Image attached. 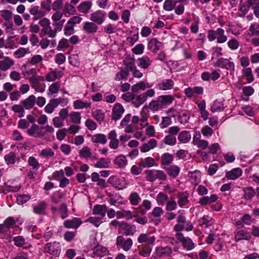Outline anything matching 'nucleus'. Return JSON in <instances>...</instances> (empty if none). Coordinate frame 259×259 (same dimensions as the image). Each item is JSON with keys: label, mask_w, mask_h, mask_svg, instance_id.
Segmentation results:
<instances>
[{"label": "nucleus", "mask_w": 259, "mask_h": 259, "mask_svg": "<svg viewBox=\"0 0 259 259\" xmlns=\"http://www.w3.org/2000/svg\"><path fill=\"white\" fill-rule=\"evenodd\" d=\"M146 101L145 96L142 94L139 95L134 94L133 105L136 108L139 107Z\"/></svg>", "instance_id": "44"}, {"label": "nucleus", "mask_w": 259, "mask_h": 259, "mask_svg": "<svg viewBox=\"0 0 259 259\" xmlns=\"http://www.w3.org/2000/svg\"><path fill=\"white\" fill-rule=\"evenodd\" d=\"M128 200L132 205L137 206L139 204L141 199L137 192H133L130 195Z\"/></svg>", "instance_id": "47"}, {"label": "nucleus", "mask_w": 259, "mask_h": 259, "mask_svg": "<svg viewBox=\"0 0 259 259\" xmlns=\"http://www.w3.org/2000/svg\"><path fill=\"white\" fill-rule=\"evenodd\" d=\"M31 245L26 242L24 238L22 236H17V247H23L25 248H28Z\"/></svg>", "instance_id": "64"}, {"label": "nucleus", "mask_w": 259, "mask_h": 259, "mask_svg": "<svg viewBox=\"0 0 259 259\" xmlns=\"http://www.w3.org/2000/svg\"><path fill=\"white\" fill-rule=\"evenodd\" d=\"M106 13L103 10H98L90 15V20L98 25L102 24L105 21Z\"/></svg>", "instance_id": "5"}, {"label": "nucleus", "mask_w": 259, "mask_h": 259, "mask_svg": "<svg viewBox=\"0 0 259 259\" xmlns=\"http://www.w3.org/2000/svg\"><path fill=\"white\" fill-rule=\"evenodd\" d=\"M150 86L144 81H140L132 87V91L133 93H137L140 90L144 91L149 88Z\"/></svg>", "instance_id": "32"}, {"label": "nucleus", "mask_w": 259, "mask_h": 259, "mask_svg": "<svg viewBox=\"0 0 259 259\" xmlns=\"http://www.w3.org/2000/svg\"><path fill=\"white\" fill-rule=\"evenodd\" d=\"M92 5V2L91 1H83L79 4L77 9L79 12L87 14L90 11Z\"/></svg>", "instance_id": "20"}, {"label": "nucleus", "mask_w": 259, "mask_h": 259, "mask_svg": "<svg viewBox=\"0 0 259 259\" xmlns=\"http://www.w3.org/2000/svg\"><path fill=\"white\" fill-rule=\"evenodd\" d=\"M250 8H251V7L247 2L245 3H240L239 6V10L242 14H240L239 16L243 17L249 11Z\"/></svg>", "instance_id": "63"}, {"label": "nucleus", "mask_w": 259, "mask_h": 259, "mask_svg": "<svg viewBox=\"0 0 259 259\" xmlns=\"http://www.w3.org/2000/svg\"><path fill=\"white\" fill-rule=\"evenodd\" d=\"M64 12L69 15H73L76 13V9L72 5L66 3L64 8Z\"/></svg>", "instance_id": "61"}, {"label": "nucleus", "mask_w": 259, "mask_h": 259, "mask_svg": "<svg viewBox=\"0 0 259 259\" xmlns=\"http://www.w3.org/2000/svg\"><path fill=\"white\" fill-rule=\"evenodd\" d=\"M242 73L243 75L246 77L248 83H251L254 80V77L251 68H246L242 70Z\"/></svg>", "instance_id": "60"}, {"label": "nucleus", "mask_w": 259, "mask_h": 259, "mask_svg": "<svg viewBox=\"0 0 259 259\" xmlns=\"http://www.w3.org/2000/svg\"><path fill=\"white\" fill-rule=\"evenodd\" d=\"M38 23L42 27L40 35H46L51 38H54L57 36L56 31L55 29L52 28L50 21L48 18H43L40 19Z\"/></svg>", "instance_id": "2"}, {"label": "nucleus", "mask_w": 259, "mask_h": 259, "mask_svg": "<svg viewBox=\"0 0 259 259\" xmlns=\"http://www.w3.org/2000/svg\"><path fill=\"white\" fill-rule=\"evenodd\" d=\"M44 251L45 252L58 256L59 255L61 251L60 244L59 242L56 241L52 243H48L44 247Z\"/></svg>", "instance_id": "7"}, {"label": "nucleus", "mask_w": 259, "mask_h": 259, "mask_svg": "<svg viewBox=\"0 0 259 259\" xmlns=\"http://www.w3.org/2000/svg\"><path fill=\"white\" fill-rule=\"evenodd\" d=\"M155 240L154 236H150V233L141 234L138 238V241L140 243H145L148 244H153Z\"/></svg>", "instance_id": "22"}, {"label": "nucleus", "mask_w": 259, "mask_h": 259, "mask_svg": "<svg viewBox=\"0 0 259 259\" xmlns=\"http://www.w3.org/2000/svg\"><path fill=\"white\" fill-rule=\"evenodd\" d=\"M60 85L61 84L59 82H56L51 84L49 87L48 95L50 96L57 94L59 92Z\"/></svg>", "instance_id": "51"}, {"label": "nucleus", "mask_w": 259, "mask_h": 259, "mask_svg": "<svg viewBox=\"0 0 259 259\" xmlns=\"http://www.w3.org/2000/svg\"><path fill=\"white\" fill-rule=\"evenodd\" d=\"M188 197L189 194L187 193L178 194V197L179 200L178 203L181 207H183L184 205L189 203Z\"/></svg>", "instance_id": "39"}, {"label": "nucleus", "mask_w": 259, "mask_h": 259, "mask_svg": "<svg viewBox=\"0 0 259 259\" xmlns=\"http://www.w3.org/2000/svg\"><path fill=\"white\" fill-rule=\"evenodd\" d=\"M199 222L202 227H207L212 225L213 220L211 217L205 215L199 220Z\"/></svg>", "instance_id": "53"}, {"label": "nucleus", "mask_w": 259, "mask_h": 259, "mask_svg": "<svg viewBox=\"0 0 259 259\" xmlns=\"http://www.w3.org/2000/svg\"><path fill=\"white\" fill-rule=\"evenodd\" d=\"M124 112V109L120 103H116L112 109L111 118L114 120H119Z\"/></svg>", "instance_id": "13"}, {"label": "nucleus", "mask_w": 259, "mask_h": 259, "mask_svg": "<svg viewBox=\"0 0 259 259\" xmlns=\"http://www.w3.org/2000/svg\"><path fill=\"white\" fill-rule=\"evenodd\" d=\"M242 175V170L240 168H235L226 173V177L229 180H236Z\"/></svg>", "instance_id": "25"}, {"label": "nucleus", "mask_w": 259, "mask_h": 259, "mask_svg": "<svg viewBox=\"0 0 259 259\" xmlns=\"http://www.w3.org/2000/svg\"><path fill=\"white\" fill-rule=\"evenodd\" d=\"M35 101V97L33 95H30L28 98L23 101V105L26 109H30L33 107Z\"/></svg>", "instance_id": "59"}, {"label": "nucleus", "mask_w": 259, "mask_h": 259, "mask_svg": "<svg viewBox=\"0 0 259 259\" xmlns=\"http://www.w3.org/2000/svg\"><path fill=\"white\" fill-rule=\"evenodd\" d=\"M177 222L181 224H186L185 230L187 231H191L193 228L192 224L190 221H187L186 217L183 215H179L178 217Z\"/></svg>", "instance_id": "38"}, {"label": "nucleus", "mask_w": 259, "mask_h": 259, "mask_svg": "<svg viewBox=\"0 0 259 259\" xmlns=\"http://www.w3.org/2000/svg\"><path fill=\"white\" fill-rule=\"evenodd\" d=\"M55 153L52 149L50 148H47L42 149L39 153V156L41 157L48 158L52 157L54 156Z\"/></svg>", "instance_id": "58"}, {"label": "nucleus", "mask_w": 259, "mask_h": 259, "mask_svg": "<svg viewBox=\"0 0 259 259\" xmlns=\"http://www.w3.org/2000/svg\"><path fill=\"white\" fill-rule=\"evenodd\" d=\"M73 107L75 109H83L90 108L91 103L84 102L80 100H77L73 102Z\"/></svg>", "instance_id": "55"}, {"label": "nucleus", "mask_w": 259, "mask_h": 259, "mask_svg": "<svg viewBox=\"0 0 259 259\" xmlns=\"http://www.w3.org/2000/svg\"><path fill=\"white\" fill-rule=\"evenodd\" d=\"M133 244V240L131 238H125L121 235L118 236L116 239V245L121 247L124 251L130 249Z\"/></svg>", "instance_id": "8"}, {"label": "nucleus", "mask_w": 259, "mask_h": 259, "mask_svg": "<svg viewBox=\"0 0 259 259\" xmlns=\"http://www.w3.org/2000/svg\"><path fill=\"white\" fill-rule=\"evenodd\" d=\"M46 208V202L45 201H42L33 207V212L37 214H44Z\"/></svg>", "instance_id": "30"}, {"label": "nucleus", "mask_w": 259, "mask_h": 259, "mask_svg": "<svg viewBox=\"0 0 259 259\" xmlns=\"http://www.w3.org/2000/svg\"><path fill=\"white\" fill-rule=\"evenodd\" d=\"M29 12L33 16V19L34 20L41 19L45 16V13L42 11L39 10V8L37 6L33 7Z\"/></svg>", "instance_id": "35"}, {"label": "nucleus", "mask_w": 259, "mask_h": 259, "mask_svg": "<svg viewBox=\"0 0 259 259\" xmlns=\"http://www.w3.org/2000/svg\"><path fill=\"white\" fill-rule=\"evenodd\" d=\"M174 160L173 156L168 153H165L162 155L161 158V165H168L172 163Z\"/></svg>", "instance_id": "40"}, {"label": "nucleus", "mask_w": 259, "mask_h": 259, "mask_svg": "<svg viewBox=\"0 0 259 259\" xmlns=\"http://www.w3.org/2000/svg\"><path fill=\"white\" fill-rule=\"evenodd\" d=\"M191 139V136L189 132L183 131L178 136V140L181 143L185 144L188 143Z\"/></svg>", "instance_id": "41"}, {"label": "nucleus", "mask_w": 259, "mask_h": 259, "mask_svg": "<svg viewBox=\"0 0 259 259\" xmlns=\"http://www.w3.org/2000/svg\"><path fill=\"white\" fill-rule=\"evenodd\" d=\"M138 65L144 70L147 69L152 64V61L148 56H143L137 59Z\"/></svg>", "instance_id": "19"}, {"label": "nucleus", "mask_w": 259, "mask_h": 259, "mask_svg": "<svg viewBox=\"0 0 259 259\" xmlns=\"http://www.w3.org/2000/svg\"><path fill=\"white\" fill-rule=\"evenodd\" d=\"M218 199V197L215 194H212L210 197L205 196L201 198L199 203L201 205H205L207 204H211L212 203L215 202Z\"/></svg>", "instance_id": "36"}, {"label": "nucleus", "mask_w": 259, "mask_h": 259, "mask_svg": "<svg viewBox=\"0 0 259 259\" xmlns=\"http://www.w3.org/2000/svg\"><path fill=\"white\" fill-rule=\"evenodd\" d=\"M175 100L174 97L170 95H161L156 100L151 101L148 106L145 105L142 109L143 112L145 109L149 108L153 111H157L162 109L165 106L170 104Z\"/></svg>", "instance_id": "1"}, {"label": "nucleus", "mask_w": 259, "mask_h": 259, "mask_svg": "<svg viewBox=\"0 0 259 259\" xmlns=\"http://www.w3.org/2000/svg\"><path fill=\"white\" fill-rule=\"evenodd\" d=\"M186 96L189 98L196 95H201L203 93V89L201 87H195L194 88H188L185 90Z\"/></svg>", "instance_id": "16"}, {"label": "nucleus", "mask_w": 259, "mask_h": 259, "mask_svg": "<svg viewBox=\"0 0 259 259\" xmlns=\"http://www.w3.org/2000/svg\"><path fill=\"white\" fill-rule=\"evenodd\" d=\"M190 117V113L188 111H183L180 113L178 120L182 124H185L188 122Z\"/></svg>", "instance_id": "46"}, {"label": "nucleus", "mask_w": 259, "mask_h": 259, "mask_svg": "<svg viewBox=\"0 0 259 259\" xmlns=\"http://www.w3.org/2000/svg\"><path fill=\"white\" fill-rule=\"evenodd\" d=\"M68 208L66 205L64 203H62L59 208V212L60 214L61 218L64 219L68 217Z\"/></svg>", "instance_id": "62"}, {"label": "nucleus", "mask_w": 259, "mask_h": 259, "mask_svg": "<svg viewBox=\"0 0 259 259\" xmlns=\"http://www.w3.org/2000/svg\"><path fill=\"white\" fill-rule=\"evenodd\" d=\"M81 220L77 218H74L71 220H67L63 223L64 227L67 229H77L81 224Z\"/></svg>", "instance_id": "15"}, {"label": "nucleus", "mask_w": 259, "mask_h": 259, "mask_svg": "<svg viewBox=\"0 0 259 259\" xmlns=\"http://www.w3.org/2000/svg\"><path fill=\"white\" fill-rule=\"evenodd\" d=\"M114 163L118 168H123L127 164V160L126 157L123 155H120L114 160Z\"/></svg>", "instance_id": "33"}, {"label": "nucleus", "mask_w": 259, "mask_h": 259, "mask_svg": "<svg viewBox=\"0 0 259 259\" xmlns=\"http://www.w3.org/2000/svg\"><path fill=\"white\" fill-rule=\"evenodd\" d=\"M108 138L110 140L109 147L113 149H116L118 147L119 142L117 139V134L115 131H111L108 135Z\"/></svg>", "instance_id": "18"}, {"label": "nucleus", "mask_w": 259, "mask_h": 259, "mask_svg": "<svg viewBox=\"0 0 259 259\" xmlns=\"http://www.w3.org/2000/svg\"><path fill=\"white\" fill-rule=\"evenodd\" d=\"M201 134L199 132L196 133L193 137V144L202 149H205L208 146L207 141L201 139Z\"/></svg>", "instance_id": "11"}, {"label": "nucleus", "mask_w": 259, "mask_h": 259, "mask_svg": "<svg viewBox=\"0 0 259 259\" xmlns=\"http://www.w3.org/2000/svg\"><path fill=\"white\" fill-rule=\"evenodd\" d=\"M191 182L194 185H197L200 181L201 174L199 171L195 170L190 172L188 174Z\"/></svg>", "instance_id": "43"}, {"label": "nucleus", "mask_w": 259, "mask_h": 259, "mask_svg": "<svg viewBox=\"0 0 259 259\" xmlns=\"http://www.w3.org/2000/svg\"><path fill=\"white\" fill-rule=\"evenodd\" d=\"M123 63L126 67L125 69L128 71H131L136 67L135 59L131 56L126 57L123 60Z\"/></svg>", "instance_id": "31"}, {"label": "nucleus", "mask_w": 259, "mask_h": 259, "mask_svg": "<svg viewBox=\"0 0 259 259\" xmlns=\"http://www.w3.org/2000/svg\"><path fill=\"white\" fill-rule=\"evenodd\" d=\"M79 155L80 157L87 159L91 158L92 152L88 147L85 146L79 151Z\"/></svg>", "instance_id": "56"}, {"label": "nucleus", "mask_w": 259, "mask_h": 259, "mask_svg": "<svg viewBox=\"0 0 259 259\" xmlns=\"http://www.w3.org/2000/svg\"><path fill=\"white\" fill-rule=\"evenodd\" d=\"M14 64V61L13 60L6 57L4 60L0 61V69L3 71H6Z\"/></svg>", "instance_id": "37"}, {"label": "nucleus", "mask_w": 259, "mask_h": 259, "mask_svg": "<svg viewBox=\"0 0 259 259\" xmlns=\"http://www.w3.org/2000/svg\"><path fill=\"white\" fill-rule=\"evenodd\" d=\"M63 76L62 72L56 70H51L46 76V80L49 82L54 81L56 79L60 78Z\"/></svg>", "instance_id": "28"}, {"label": "nucleus", "mask_w": 259, "mask_h": 259, "mask_svg": "<svg viewBox=\"0 0 259 259\" xmlns=\"http://www.w3.org/2000/svg\"><path fill=\"white\" fill-rule=\"evenodd\" d=\"M110 160L108 158H101L99 159L96 163L95 164V167L100 168H107L109 167Z\"/></svg>", "instance_id": "50"}, {"label": "nucleus", "mask_w": 259, "mask_h": 259, "mask_svg": "<svg viewBox=\"0 0 259 259\" xmlns=\"http://www.w3.org/2000/svg\"><path fill=\"white\" fill-rule=\"evenodd\" d=\"M29 81L32 84V88L34 89L35 91L39 93L45 92V89L41 88L40 81L35 80V79L31 77L29 78Z\"/></svg>", "instance_id": "49"}, {"label": "nucleus", "mask_w": 259, "mask_h": 259, "mask_svg": "<svg viewBox=\"0 0 259 259\" xmlns=\"http://www.w3.org/2000/svg\"><path fill=\"white\" fill-rule=\"evenodd\" d=\"M172 252L169 247H158L155 249L156 255L158 257H164L169 256Z\"/></svg>", "instance_id": "23"}, {"label": "nucleus", "mask_w": 259, "mask_h": 259, "mask_svg": "<svg viewBox=\"0 0 259 259\" xmlns=\"http://www.w3.org/2000/svg\"><path fill=\"white\" fill-rule=\"evenodd\" d=\"M176 237L179 242L182 243L184 248L187 250H190L195 247V245L192 240L188 237H185L183 233L181 232L177 233Z\"/></svg>", "instance_id": "6"}, {"label": "nucleus", "mask_w": 259, "mask_h": 259, "mask_svg": "<svg viewBox=\"0 0 259 259\" xmlns=\"http://www.w3.org/2000/svg\"><path fill=\"white\" fill-rule=\"evenodd\" d=\"M136 232V227L134 225L122 223L120 224L119 233L125 236L133 235Z\"/></svg>", "instance_id": "9"}, {"label": "nucleus", "mask_w": 259, "mask_h": 259, "mask_svg": "<svg viewBox=\"0 0 259 259\" xmlns=\"http://www.w3.org/2000/svg\"><path fill=\"white\" fill-rule=\"evenodd\" d=\"M43 128V127H40L36 124H34L29 130H28L27 133L30 136L41 137L44 135L41 132V130Z\"/></svg>", "instance_id": "27"}, {"label": "nucleus", "mask_w": 259, "mask_h": 259, "mask_svg": "<svg viewBox=\"0 0 259 259\" xmlns=\"http://www.w3.org/2000/svg\"><path fill=\"white\" fill-rule=\"evenodd\" d=\"M165 169L168 175L173 178L177 177L180 171L179 167L176 165H172Z\"/></svg>", "instance_id": "45"}, {"label": "nucleus", "mask_w": 259, "mask_h": 259, "mask_svg": "<svg viewBox=\"0 0 259 259\" xmlns=\"http://www.w3.org/2000/svg\"><path fill=\"white\" fill-rule=\"evenodd\" d=\"M234 233V240L236 242H238L242 240H249L251 238L250 233L243 230H238L236 231Z\"/></svg>", "instance_id": "17"}, {"label": "nucleus", "mask_w": 259, "mask_h": 259, "mask_svg": "<svg viewBox=\"0 0 259 259\" xmlns=\"http://www.w3.org/2000/svg\"><path fill=\"white\" fill-rule=\"evenodd\" d=\"M215 66L227 70H230L232 71H234L235 70L234 63L229 59L224 58H219L215 63Z\"/></svg>", "instance_id": "10"}, {"label": "nucleus", "mask_w": 259, "mask_h": 259, "mask_svg": "<svg viewBox=\"0 0 259 259\" xmlns=\"http://www.w3.org/2000/svg\"><path fill=\"white\" fill-rule=\"evenodd\" d=\"M92 142L94 143L104 145L107 143V139L105 135L97 134L93 135L91 139Z\"/></svg>", "instance_id": "34"}, {"label": "nucleus", "mask_w": 259, "mask_h": 259, "mask_svg": "<svg viewBox=\"0 0 259 259\" xmlns=\"http://www.w3.org/2000/svg\"><path fill=\"white\" fill-rule=\"evenodd\" d=\"M162 42L159 41L156 38H153L148 42L147 48L154 53H156L162 47Z\"/></svg>", "instance_id": "14"}, {"label": "nucleus", "mask_w": 259, "mask_h": 259, "mask_svg": "<svg viewBox=\"0 0 259 259\" xmlns=\"http://www.w3.org/2000/svg\"><path fill=\"white\" fill-rule=\"evenodd\" d=\"M157 143L154 139H150L148 143L144 144L140 148L142 152H147L157 146Z\"/></svg>", "instance_id": "29"}, {"label": "nucleus", "mask_w": 259, "mask_h": 259, "mask_svg": "<svg viewBox=\"0 0 259 259\" xmlns=\"http://www.w3.org/2000/svg\"><path fill=\"white\" fill-rule=\"evenodd\" d=\"M146 179L149 182H154L156 179L165 180L166 176L165 173L160 170H147L145 171Z\"/></svg>", "instance_id": "4"}, {"label": "nucleus", "mask_w": 259, "mask_h": 259, "mask_svg": "<svg viewBox=\"0 0 259 259\" xmlns=\"http://www.w3.org/2000/svg\"><path fill=\"white\" fill-rule=\"evenodd\" d=\"M28 164L35 170L38 169L40 165L38 160L33 156L29 157L28 160Z\"/></svg>", "instance_id": "57"}, {"label": "nucleus", "mask_w": 259, "mask_h": 259, "mask_svg": "<svg viewBox=\"0 0 259 259\" xmlns=\"http://www.w3.org/2000/svg\"><path fill=\"white\" fill-rule=\"evenodd\" d=\"M207 37L209 41H212L217 39V42L219 44L225 42L227 40V37L225 35L224 30L220 28L216 30H208Z\"/></svg>", "instance_id": "3"}, {"label": "nucleus", "mask_w": 259, "mask_h": 259, "mask_svg": "<svg viewBox=\"0 0 259 259\" xmlns=\"http://www.w3.org/2000/svg\"><path fill=\"white\" fill-rule=\"evenodd\" d=\"M177 3L175 0H165L163 3V8L167 11H172Z\"/></svg>", "instance_id": "52"}, {"label": "nucleus", "mask_w": 259, "mask_h": 259, "mask_svg": "<svg viewBox=\"0 0 259 259\" xmlns=\"http://www.w3.org/2000/svg\"><path fill=\"white\" fill-rule=\"evenodd\" d=\"M224 106L223 102L218 100L214 101L211 107L210 110L212 112H220L224 110Z\"/></svg>", "instance_id": "48"}, {"label": "nucleus", "mask_w": 259, "mask_h": 259, "mask_svg": "<svg viewBox=\"0 0 259 259\" xmlns=\"http://www.w3.org/2000/svg\"><path fill=\"white\" fill-rule=\"evenodd\" d=\"M129 75V71L124 68H120V71L115 74V80L120 81L121 80H127Z\"/></svg>", "instance_id": "42"}, {"label": "nucleus", "mask_w": 259, "mask_h": 259, "mask_svg": "<svg viewBox=\"0 0 259 259\" xmlns=\"http://www.w3.org/2000/svg\"><path fill=\"white\" fill-rule=\"evenodd\" d=\"M93 253L96 257H102L108 255V250L106 247L98 244L94 248Z\"/></svg>", "instance_id": "24"}, {"label": "nucleus", "mask_w": 259, "mask_h": 259, "mask_svg": "<svg viewBox=\"0 0 259 259\" xmlns=\"http://www.w3.org/2000/svg\"><path fill=\"white\" fill-rule=\"evenodd\" d=\"M98 24L93 21H86L83 23L82 30L88 34L96 33L98 30Z\"/></svg>", "instance_id": "12"}, {"label": "nucleus", "mask_w": 259, "mask_h": 259, "mask_svg": "<svg viewBox=\"0 0 259 259\" xmlns=\"http://www.w3.org/2000/svg\"><path fill=\"white\" fill-rule=\"evenodd\" d=\"M107 211V206L105 204H97L94 206L93 209V213L99 215L101 218L105 217Z\"/></svg>", "instance_id": "26"}, {"label": "nucleus", "mask_w": 259, "mask_h": 259, "mask_svg": "<svg viewBox=\"0 0 259 259\" xmlns=\"http://www.w3.org/2000/svg\"><path fill=\"white\" fill-rule=\"evenodd\" d=\"M163 142L166 145L173 146L176 144V137L170 135L165 136L163 140Z\"/></svg>", "instance_id": "54"}, {"label": "nucleus", "mask_w": 259, "mask_h": 259, "mask_svg": "<svg viewBox=\"0 0 259 259\" xmlns=\"http://www.w3.org/2000/svg\"><path fill=\"white\" fill-rule=\"evenodd\" d=\"M174 84L175 83L172 80L167 79L162 80L157 86L158 89L160 90L166 91L172 89Z\"/></svg>", "instance_id": "21"}]
</instances>
